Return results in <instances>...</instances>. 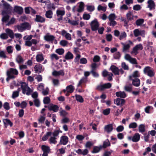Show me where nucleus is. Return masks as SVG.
<instances>
[{"label":"nucleus","mask_w":156,"mask_h":156,"mask_svg":"<svg viewBox=\"0 0 156 156\" xmlns=\"http://www.w3.org/2000/svg\"><path fill=\"white\" fill-rule=\"evenodd\" d=\"M21 88L23 93L24 94H26L27 95H30L32 92L31 89L25 83L23 82L21 83Z\"/></svg>","instance_id":"nucleus-1"},{"label":"nucleus","mask_w":156,"mask_h":156,"mask_svg":"<svg viewBox=\"0 0 156 156\" xmlns=\"http://www.w3.org/2000/svg\"><path fill=\"white\" fill-rule=\"evenodd\" d=\"M107 146V142L105 141L102 146H100L99 147H95L94 148L93 150L92 151L93 153H96L98 152L101 149L103 148H106Z\"/></svg>","instance_id":"nucleus-2"},{"label":"nucleus","mask_w":156,"mask_h":156,"mask_svg":"<svg viewBox=\"0 0 156 156\" xmlns=\"http://www.w3.org/2000/svg\"><path fill=\"white\" fill-rule=\"evenodd\" d=\"M65 12L64 10H57L56 11V14L57 16L59 17L57 19V20L59 21L62 20V16L65 15Z\"/></svg>","instance_id":"nucleus-3"},{"label":"nucleus","mask_w":156,"mask_h":156,"mask_svg":"<svg viewBox=\"0 0 156 156\" xmlns=\"http://www.w3.org/2000/svg\"><path fill=\"white\" fill-rule=\"evenodd\" d=\"M91 28L92 30L95 31L98 29L99 26L98 22L96 20L92 21L90 23Z\"/></svg>","instance_id":"nucleus-4"},{"label":"nucleus","mask_w":156,"mask_h":156,"mask_svg":"<svg viewBox=\"0 0 156 156\" xmlns=\"http://www.w3.org/2000/svg\"><path fill=\"white\" fill-rule=\"evenodd\" d=\"M114 103L117 105H120L121 107L124 104L125 102V100L124 99L117 98L116 100H115Z\"/></svg>","instance_id":"nucleus-5"},{"label":"nucleus","mask_w":156,"mask_h":156,"mask_svg":"<svg viewBox=\"0 0 156 156\" xmlns=\"http://www.w3.org/2000/svg\"><path fill=\"white\" fill-rule=\"evenodd\" d=\"M143 48L142 45L139 44L136 45L133 49L132 53H135L136 55L137 54V50L139 49L142 50Z\"/></svg>","instance_id":"nucleus-6"},{"label":"nucleus","mask_w":156,"mask_h":156,"mask_svg":"<svg viewBox=\"0 0 156 156\" xmlns=\"http://www.w3.org/2000/svg\"><path fill=\"white\" fill-rule=\"evenodd\" d=\"M68 142V138L66 136H62L61 137L59 144L63 145H66Z\"/></svg>","instance_id":"nucleus-7"},{"label":"nucleus","mask_w":156,"mask_h":156,"mask_svg":"<svg viewBox=\"0 0 156 156\" xmlns=\"http://www.w3.org/2000/svg\"><path fill=\"white\" fill-rule=\"evenodd\" d=\"M78 8L77 9V11L78 12H81L83 11L84 9L85 4L83 2H81L78 3Z\"/></svg>","instance_id":"nucleus-8"},{"label":"nucleus","mask_w":156,"mask_h":156,"mask_svg":"<svg viewBox=\"0 0 156 156\" xmlns=\"http://www.w3.org/2000/svg\"><path fill=\"white\" fill-rule=\"evenodd\" d=\"M29 26V24L27 23H24L17 27L18 29L20 31H23Z\"/></svg>","instance_id":"nucleus-9"},{"label":"nucleus","mask_w":156,"mask_h":156,"mask_svg":"<svg viewBox=\"0 0 156 156\" xmlns=\"http://www.w3.org/2000/svg\"><path fill=\"white\" fill-rule=\"evenodd\" d=\"M61 34L62 36H64L68 40H71L72 39L71 34L67 33L65 30H63L62 31Z\"/></svg>","instance_id":"nucleus-10"},{"label":"nucleus","mask_w":156,"mask_h":156,"mask_svg":"<svg viewBox=\"0 0 156 156\" xmlns=\"http://www.w3.org/2000/svg\"><path fill=\"white\" fill-rule=\"evenodd\" d=\"M112 72L114 73L115 75H119V69L118 68L114 65L112 66L110 68Z\"/></svg>","instance_id":"nucleus-11"},{"label":"nucleus","mask_w":156,"mask_h":156,"mask_svg":"<svg viewBox=\"0 0 156 156\" xmlns=\"http://www.w3.org/2000/svg\"><path fill=\"white\" fill-rule=\"evenodd\" d=\"M107 88V83H106L104 84H102L101 83L97 86L96 89L99 90L103 91L105 89Z\"/></svg>","instance_id":"nucleus-12"},{"label":"nucleus","mask_w":156,"mask_h":156,"mask_svg":"<svg viewBox=\"0 0 156 156\" xmlns=\"http://www.w3.org/2000/svg\"><path fill=\"white\" fill-rule=\"evenodd\" d=\"M132 80L133 85L135 87H138L140 84V80L138 78H135L134 79L130 80Z\"/></svg>","instance_id":"nucleus-13"},{"label":"nucleus","mask_w":156,"mask_h":156,"mask_svg":"<svg viewBox=\"0 0 156 156\" xmlns=\"http://www.w3.org/2000/svg\"><path fill=\"white\" fill-rule=\"evenodd\" d=\"M35 20L37 22L43 23L45 22V19L41 16L36 15Z\"/></svg>","instance_id":"nucleus-14"},{"label":"nucleus","mask_w":156,"mask_h":156,"mask_svg":"<svg viewBox=\"0 0 156 156\" xmlns=\"http://www.w3.org/2000/svg\"><path fill=\"white\" fill-rule=\"evenodd\" d=\"M140 138L139 134L138 133H135L132 138V141L134 142H136L138 141Z\"/></svg>","instance_id":"nucleus-15"},{"label":"nucleus","mask_w":156,"mask_h":156,"mask_svg":"<svg viewBox=\"0 0 156 156\" xmlns=\"http://www.w3.org/2000/svg\"><path fill=\"white\" fill-rule=\"evenodd\" d=\"M115 94L117 97L122 98H125L126 96L125 92L124 91H120L116 92Z\"/></svg>","instance_id":"nucleus-16"},{"label":"nucleus","mask_w":156,"mask_h":156,"mask_svg":"<svg viewBox=\"0 0 156 156\" xmlns=\"http://www.w3.org/2000/svg\"><path fill=\"white\" fill-rule=\"evenodd\" d=\"M140 77V74L138 71L136 70L134 72L132 75L129 76V79L132 80V77L137 78Z\"/></svg>","instance_id":"nucleus-17"},{"label":"nucleus","mask_w":156,"mask_h":156,"mask_svg":"<svg viewBox=\"0 0 156 156\" xmlns=\"http://www.w3.org/2000/svg\"><path fill=\"white\" fill-rule=\"evenodd\" d=\"M5 32H6L8 36H9L11 38H14V34L12 30L9 29H6L5 30Z\"/></svg>","instance_id":"nucleus-18"},{"label":"nucleus","mask_w":156,"mask_h":156,"mask_svg":"<svg viewBox=\"0 0 156 156\" xmlns=\"http://www.w3.org/2000/svg\"><path fill=\"white\" fill-rule=\"evenodd\" d=\"M44 39L48 41H51L52 43L53 41L55 39V37L53 35H47L44 36Z\"/></svg>","instance_id":"nucleus-19"},{"label":"nucleus","mask_w":156,"mask_h":156,"mask_svg":"<svg viewBox=\"0 0 156 156\" xmlns=\"http://www.w3.org/2000/svg\"><path fill=\"white\" fill-rule=\"evenodd\" d=\"M148 4V7L150 10L155 8V4L154 2L152 0H148L147 2Z\"/></svg>","instance_id":"nucleus-20"},{"label":"nucleus","mask_w":156,"mask_h":156,"mask_svg":"<svg viewBox=\"0 0 156 156\" xmlns=\"http://www.w3.org/2000/svg\"><path fill=\"white\" fill-rule=\"evenodd\" d=\"M14 10L15 12L19 14H21L23 12V10L22 8L18 6H14Z\"/></svg>","instance_id":"nucleus-21"},{"label":"nucleus","mask_w":156,"mask_h":156,"mask_svg":"<svg viewBox=\"0 0 156 156\" xmlns=\"http://www.w3.org/2000/svg\"><path fill=\"white\" fill-rule=\"evenodd\" d=\"M8 72L11 76H13V74L17 75L18 74L17 70L16 69L13 68L10 69L9 70L7 71V73Z\"/></svg>","instance_id":"nucleus-22"},{"label":"nucleus","mask_w":156,"mask_h":156,"mask_svg":"<svg viewBox=\"0 0 156 156\" xmlns=\"http://www.w3.org/2000/svg\"><path fill=\"white\" fill-rule=\"evenodd\" d=\"M52 75L55 76H59L60 75L63 76L64 73L62 70H60L58 71L55 70L52 73Z\"/></svg>","instance_id":"nucleus-23"},{"label":"nucleus","mask_w":156,"mask_h":156,"mask_svg":"<svg viewBox=\"0 0 156 156\" xmlns=\"http://www.w3.org/2000/svg\"><path fill=\"white\" fill-rule=\"evenodd\" d=\"M48 109L50 110H52L55 112H57L58 109V106L57 105H52L48 107Z\"/></svg>","instance_id":"nucleus-24"},{"label":"nucleus","mask_w":156,"mask_h":156,"mask_svg":"<svg viewBox=\"0 0 156 156\" xmlns=\"http://www.w3.org/2000/svg\"><path fill=\"white\" fill-rule=\"evenodd\" d=\"M73 55L70 51H68L66 55L65 58L67 60L72 59L73 58Z\"/></svg>","instance_id":"nucleus-25"},{"label":"nucleus","mask_w":156,"mask_h":156,"mask_svg":"<svg viewBox=\"0 0 156 156\" xmlns=\"http://www.w3.org/2000/svg\"><path fill=\"white\" fill-rule=\"evenodd\" d=\"M42 68V66L41 64H38L36 65L34 67L36 73L41 72Z\"/></svg>","instance_id":"nucleus-26"},{"label":"nucleus","mask_w":156,"mask_h":156,"mask_svg":"<svg viewBox=\"0 0 156 156\" xmlns=\"http://www.w3.org/2000/svg\"><path fill=\"white\" fill-rule=\"evenodd\" d=\"M139 131L143 133L145 131V126L144 124H140L139 126Z\"/></svg>","instance_id":"nucleus-27"},{"label":"nucleus","mask_w":156,"mask_h":156,"mask_svg":"<svg viewBox=\"0 0 156 156\" xmlns=\"http://www.w3.org/2000/svg\"><path fill=\"white\" fill-rule=\"evenodd\" d=\"M41 149L44 152L49 153L50 150L48 146L44 145H43L41 146Z\"/></svg>","instance_id":"nucleus-28"},{"label":"nucleus","mask_w":156,"mask_h":156,"mask_svg":"<svg viewBox=\"0 0 156 156\" xmlns=\"http://www.w3.org/2000/svg\"><path fill=\"white\" fill-rule=\"evenodd\" d=\"M66 89L68 92L72 93L73 91L74 88L73 86L70 85L67 87Z\"/></svg>","instance_id":"nucleus-29"},{"label":"nucleus","mask_w":156,"mask_h":156,"mask_svg":"<svg viewBox=\"0 0 156 156\" xmlns=\"http://www.w3.org/2000/svg\"><path fill=\"white\" fill-rule=\"evenodd\" d=\"M53 12L51 10H48L46 12L45 15L46 16L49 18H51L52 17Z\"/></svg>","instance_id":"nucleus-30"},{"label":"nucleus","mask_w":156,"mask_h":156,"mask_svg":"<svg viewBox=\"0 0 156 156\" xmlns=\"http://www.w3.org/2000/svg\"><path fill=\"white\" fill-rule=\"evenodd\" d=\"M121 44L123 46V51H126L128 50L130 48V45L129 44H125L123 43H122Z\"/></svg>","instance_id":"nucleus-31"},{"label":"nucleus","mask_w":156,"mask_h":156,"mask_svg":"<svg viewBox=\"0 0 156 156\" xmlns=\"http://www.w3.org/2000/svg\"><path fill=\"white\" fill-rule=\"evenodd\" d=\"M36 60L38 62H40L43 61L44 58L42 55H37L36 56Z\"/></svg>","instance_id":"nucleus-32"},{"label":"nucleus","mask_w":156,"mask_h":156,"mask_svg":"<svg viewBox=\"0 0 156 156\" xmlns=\"http://www.w3.org/2000/svg\"><path fill=\"white\" fill-rule=\"evenodd\" d=\"M20 91V88L18 89L17 91H14L13 92L12 94V98H15L18 96L19 95V93Z\"/></svg>","instance_id":"nucleus-33"},{"label":"nucleus","mask_w":156,"mask_h":156,"mask_svg":"<svg viewBox=\"0 0 156 156\" xmlns=\"http://www.w3.org/2000/svg\"><path fill=\"white\" fill-rule=\"evenodd\" d=\"M126 17L128 20H131L133 19V16L132 13L129 11L126 14Z\"/></svg>","instance_id":"nucleus-34"},{"label":"nucleus","mask_w":156,"mask_h":156,"mask_svg":"<svg viewBox=\"0 0 156 156\" xmlns=\"http://www.w3.org/2000/svg\"><path fill=\"white\" fill-rule=\"evenodd\" d=\"M3 122L4 124L5 125L6 124H8L10 126H12V123L8 119H4Z\"/></svg>","instance_id":"nucleus-35"},{"label":"nucleus","mask_w":156,"mask_h":156,"mask_svg":"<svg viewBox=\"0 0 156 156\" xmlns=\"http://www.w3.org/2000/svg\"><path fill=\"white\" fill-rule=\"evenodd\" d=\"M16 60L17 62L19 64L23 62V58L20 55H18L17 56Z\"/></svg>","instance_id":"nucleus-36"},{"label":"nucleus","mask_w":156,"mask_h":156,"mask_svg":"<svg viewBox=\"0 0 156 156\" xmlns=\"http://www.w3.org/2000/svg\"><path fill=\"white\" fill-rule=\"evenodd\" d=\"M76 100L80 102V103H82L83 101V99L82 97L79 95H76Z\"/></svg>","instance_id":"nucleus-37"},{"label":"nucleus","mask_w":156,"mask_h":156,"mask_svg":"<svg viewBox=\"0 0 156 156\" xmlns=\"http://www.w3.org/2000/svg\"><path fill=\"white\" fill-rule=\"evenodd\" d=\"M115 15L114 13H111L110 14L108 17V18L109 21L114 20L116 18Z\"/></svg>","instance_id":"nucleus-38"},{"label":"nucleus","mask_w":156,"mask_h":156,"mask_svg":"<svg viewBox=\"0 0 156 156\" xmlns=\"http://www.w3.org/2000/svg\"><path fill=\"white\" fill-rule=\"evenodd\" d=\"M144 22V19H141L137 20L136 22V24L137 26H140Z\"/></svg>","instance_id":"nucleus-39"},{"label":"nucleus","mask_w":156,"mask_h":156,"mask_svg":"<svg viewBox=\"0 0 156 156\" xmlns=\"http://www.w3.org/2000/svg\"><path fill=\"white\" fill-rule=\"evenodd\" d=\"M121 55L119 52H115L113 55L114 58L115 59H119L121 57Z\"/></svg>","instance_id":"nucleus-40"},{"label":"nucleus","mask_w":156,"mask_h":156,"mask_svg":"<svg viewBox=\"0 0 156 156\" xmlns=\"http://www.w3.org/2000/svg\"><path fill=\"white\" fill-rule=\"evenodd\" d=\"M137 126V123L135 122H133L130 123L129 126V128H136Z\"/></svg>","instance_id":"nucleus-41"},{"label":"nucleus","mask_w":156,"mask_h":156,"mask_svg":"<svg viewBox=\"0 0 156 156\" xmlns=\"http://www.w3.org/2000/svg\"><path fill=\"white\" fill-rule=\"evenodd\" d=\"M55 52L59 55H62L64 53V50L63 48H58L56 50Z\"/></svg>","instance_id":"nucleus-42"},{"label":"nucleus","mask_w":156,"mask_h":156,"mask_svg":"<svg viewBox=\"0 0 156 156\" xmlns=\"http://www.w3.org/2000/svg\"><path fill=\"white\" fill-rule=\"evenodd\" d=\"M133 33L135 37H137L140 35V32L138 29H136L134 30Z\"/></svg>","instance_id":"nucleus-43"},{"label":"nucleus","mask_w":156,"mask_h":156,"mask_svg":"<svg viewBox=\"0 0 156 156\" xmlns=\"http://www.w3.org/2000/svg\"><path fill=\"white\" fill-rule=\"evenodd\" d=\"M151 68L150 66H146L144 70V72L145 74H147L149 71L151 70Z\"/></svg>","instance_id":"nucleus-44"},{"label":"nucleus","mask_w":156,"mask_h":156,"mask_svg":"<svg viewBox=\"0 0 156 156\" xmlns=\"http://www.w3.org/2000/svg\"><path fill=\"white\" fill-rule=\"evenodd\" d=\"M51 133V132H47L46 135L42 138V140L44 141L48 139V136H50Z\"/></svg>","instance_id":"nucleus-45"},{"label":"nucleus","mask_w":156,"mask_h":156,"mask_svg":"<svg viewBox=\"0 0 156 156\" xmlns=\"http://www.w3.org/2000/svg\"><path fill=\"white\" fill-rule=\"evenodd\" d=\"M126 37V34L125 32H122L119 36V39L120 40H121Z\"/></svg>","instance_id":"nucleus-46"},{"label":"nucleus","mask_w":156,"mask_h":156,"mask_svg":"<svg viewBox=\"0 0 156 156\" xmlns=\"http://www.w3.org/2000/svg\"><path fill=\"white\" fill-rule=\"evenodd\" d=\"M8 36L6 33H2L0 35V37L2 39H6L8 38Z\"/></svg>","instance_id":"nucleus-47"},{"label":"nucleus","mask_w":156,"mask_h":156,"mask_svg":"<svg viewBox=\"0 0 156 156\" xmlns=\"http://www.w3.org/2000/svg\"><path fill=\"white\" fill-rule=\"evenodd\" d=\"M141 7L140 5L138 4L136 5L133 6V9L136 11H138L141 9Z\"/></svg>","instance_id":"nucleus-48"},{"label":"nucleus","mask_w":156,"mask_h":156,"mask_svg":"<svg viewBox=\"0 0 156 156\" xmlns=\"http://www.w3.org/2000/svg\"><path fill=\"white\" fill-rule=\"evenodd\" d=\"M0 57L1 58H7L5 52L4 51H0Z\"/></svg>","instance_id":"nucleus-49"},{"label":"nucleus","mask_w":156,"mask_h":156,"mask_svg":"<svg viewBox=\"0 0 156 156\" xmlns=\"http://www.w3.org/2000/svg\"><path fill=\"white\" fill-rule=\"evenodd\" d=\"M50 98L48 97H45L44 98L43 100V102L44 104H47L50 103Z\"/></svg>","instance_id":"nucleus-50"},{"label":"nucleus","mask_w":156,"mask_h":156,"mask_svg":"<svg viewBox=\"0 0 156 156\" xmlns=\"http://www.w3.org/2000/svg\"><path fill=\"white\" fill-rule=\"evenodd\" d=\"M68 42L65 40H61L60 42V44L63 46H66Z\"/></svg>","instance_id":"nucleus-51"},{"label":"nucleus","mask_w":156,"mask_h":156,"mask_svg":"<svg viewBox=\"0 0 156 156\" xmlns=\"http://www.w3.org/2000/svg\"><path fill=\"white\" fill-rule=\"evenodd\" d=\"M98 9L99 11L102 10L103 11H105L106 10V7H103L101 5H99L98 6Z\"/></svg>","instance_id":"nucleus-52"},{"label":"nucleus","mask_w":156,"mask_h":156,"mask_svg":"<svg viewBox=\"0 0 156 156\" xmlns=\"http://www.w3.org/2000/svg\"><path fill=\"white\" fill-rule=\"evenodd\" d=\"M129 62L133 64L136 65L137 64L136 60L135 58H131Z\"/></svg>","instance_id":"nucleus-53"},{"label":"nucleus","mask_w":156,"mask_h":156,"mask_svg":"<svg viewBox=\"0 0 156 156\" xmlns=\"http://www.w3.org/2000/svg\"><path fill=\"white\" fill-rule=\"evenodd\" d=\"M56 138L55 137H51L49 139L51 143L54 144H55L57 143V141L56 140Z\"/></svg>","instance_id":"nucleus-54"},{"label":"nucleus","mask_w":156,"mask_h":156,"mask_svg":"<svg viewBox=\"0 0 156 156\" xmlns=\"http://www.w3.org/2000/svg\"><path fill=\"white\" fill-rule=\"evenodd\" d=\"M122 66L124 70H128L129 69L128 66L126 65V63L125 62L122 63Z\"/></svg>","instance_id":"nucleus-55"},{"label":"nucleus","mask_w":156,"mask_h":156,"mask_svg":"<svg viewBox=\"0 0 156 156\" xmlns=\"http://www.w3.org/2000/svg\"><path fill=\"white\" fill-rule=\"evenodd\" d=\"M150 136V135L149 133L145 134L144 136V140L146 142H147L149 141V138Z\"/></svg>","instance_id":"nucleus-56"},{"label":"nucleus","mask_w":156,"mask_h":156,"mask_svg":"<svg viewBox=\"0 0 156 156\" xmlns=\"http://www.w3.org/2000/svg\"><path fill=\"white\" fill-rule=\"evenodd\" d=\"M147 75L151 77L154 76L155 73L153 70H151Z\"/></svg>","instance_id":"nucleus-57"},{"label":"nucleus","mask_w":156,"mask_h":156,"mask_svg":"<svg viewBox=\"0 0 156 156\" xmlns=\"http://www.w3.org/2000/svg\"><path fill=\"white\" fill-rule=\"evenodd\" d=\"M9 19V16L8 15L4 16L2 18V20L3 22H6Z\"/></svg>","instance_id":"nucleus-58"},{"label":"nucleus","mask_w":156,"mask_h":156,"mask_svg":"<svg viewBox=\"0 0 156 156\" xmlns=\"http://www.w3.org/2000/svg\"><path fill=\"white\" fill-rule=\"evenodd\" d=\"M34 104L37 107H39L40 105V101L38 99L35 98L34 100Z\"/></svg>","instance_id":"nucleus-59"},{"label":"nucleus","mask_w":156,"mask_h":156,"mask_svg":"<svg viewBox=\"0 0 156 156\" xmlns=\"http://www.w3.org/2000/svg\"><path fill=\"white\" fill-rule=\"evenodd\" d=\"M124 129V127L122 126H119L116 128L117 131L118 132H121Z\"/></svg>","instance_id":"nucleus-60"},{"label":"nucleus","mask_w":156,"mask_h":156,"mask_svg":"<svg viewBox=\"0 0 156 156\" xmlns=\"http://www.w3.org/2000/svg\"><path fill=\"white\" fill-rule=\"evenodd\" d=\"M90 18V15L87 14H84L83 15V18L86 20H88Z\"/></svg>","instance_id":"nucleus-61"},{"label":"nucleus","mask_w":156,"mask_h":156,"mask_svg":"<svg viewBox=\"0 0 156 156\" xmlns=\"http://www.w3.org/2000/svg\"><path fill=\"white\" fill-rule=\"evenodd\" d=\"M100 60V57L99 56L96 55L94 56L93 61L94 62H98Z\"/></svg>","instance_id":"nucleus-62"},{"label":"nucleus","mask_w":156,"mask_h":156,"mask_svg":"<svg viewBox=\"0 0 156 156\" xmlns=\"http://www.w3.org/2000/svg\"><path fill=\"white\" fill-rule=\"evenodd\" d=\"M117 24V22L116 21L114 20L110 21L109 25L111 26L114 27Z\"/></svg>","instance_id":"nucleus-63"},{"label":"nucleus","mask_w":156,"mask_h":156,"mask_svg":"<svg viewBox=\"0 0 156 156\" xmlns=\"http://www.w3.org/2000/svg\"><path fill=\"white\" fill-rule=\"evenodd\" d=\"M45 118L44 116H41L38 119V121L39 122L43 123L45 120Z\"/></svg>","instance_id":"nucleus-64"}]
</instances>
